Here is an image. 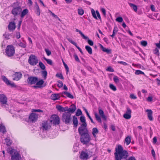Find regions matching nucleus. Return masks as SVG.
<instances>
[{"label":"nucleus","mask_w":160,"mask_h":160,"mask_svg":"<svg viewBox=\"0 0 160 160\" xmlns=\"http://www.w3.org/2000/svg\"><path fill=\"white\" fill-rule=\"evenodd\" d=\"M78 13L79 15H82L84 13V10L82 8H79L78 10Z\"/></svg>","instance_id":"obj_37"},{"label":"nucleus","mask_w":160,"mask_h":160,"mask_svg":"<svg viewBox=\"0 0 160 160\" xmlns=\"http://www.w3.org/2000/svg\"><path fill=\"white\" fill-rule=\"evenodd\" d=\"M146 112H147L148 118L150 121L153 120L152 117V112L151 109H147Z\"/></svg>","instance_id":"obj_16"},{"label":"nucleus","mask_w":160,"mask_h":160,"mask_svg":"<svg viewBox=\"0 0 160 160\" xmlns=\"http://www.w3.org/2000/svg\"><path fill=\"white\" fill-rule=\"evenodd\" d=\"M85 48L89 54H91L92 53V49L91 47L88 46H86Z\"/></svg>","instance_id":"obj_29"},{"label":"nucleus","mask_w":160,"mask_h":160,"mask_svg":"<svg viewBox=\"0 0 160 160\" xmlns=\"http://www.w3.org/2000/svg\"><path fill=\"white\" fill-rule=\"evenodd\" d=\"M100 11L102 12V13L103 14L104 16H106V11L105 9L103 8H102L100 9Z\"/></svg>","instance_id":"obj_48"},{"label":"nucleus","mask_w":160,"mask_h":160,"mask_svg":"<svg viewBox=\"0 0 160 160\" xmlns=\"http://www.w3.org/2000/svg\"><path fill=\"white\" fill-rule=\"evenodd\" d=\"M129 4L130 7L133 9L135 12H136L137 11L138 8L136 5L131 3H129Z\"/></svg>","instance_id":"obj_31"},{"label":"nucleus","mask_w":160,"mask_h":160,"mask_svg":"<svg viewBox=\"0 0 160 160\" xmlns=\"http://www.w3.org/2000/svg\"><path fill=\"white\" fill-rule=\"evenodd\" d=\"M43 58L45 61H46L47 63L48 64H49L50 65H52V61L51 60L47 59L45 57H44Z\"/></svg>","instance_id":"obj_38"},{"label":"nucleus","mask_w":160,"mask_h":160,"mask_svg":"<svg viewBox=\"0 0 160 160\" xmlns=\"http://www.w3.org/2000/svg\"><path fill=\"white\" fill-rule=\"evenodd\" d=\"M74 57L75 60L77 61L78 62H80L78 56L76 54H74Z\"/></svg>","instance_id":"obj_60"},{"label":"nucleus","mask_w":160,"mask_h":160,"mask_svg":"<svg viewBox=\"0 0 160 160\" xmlns=\"http://www.w3.org/2000/svg\"><path fill=\"white\" fill-rule=\"evenodd\" d=\"M131 141V138L129 136L127 137L125 140V142L126 143L127 145H129Z\"/></svg>","instance_id":"obj_32"},{"label":"nucleus","mask_w":160,"mask_h":160,"mask_svg":"<svg viewBox=\"0 0 160 160\" xmlns=\"http://www.w3.org/2000/svg\"><path fill=\"white\" fill-rule=\"evenodd\" d=\"M123 117L127 119H129L131 118V115H128V114H124L123 115Z\"/></svg>","instance_id":"obj_44"},{"label":"nucleus","mask_w":160,"mask_h":160,"mask_svg":"<svg viewBox=\"0 0 160 160\" xmlns=\"http://www.w3.org/2000/svg\"><path fill=\"white\" fill-rule=\"evenodd\" d=\"M67 39L69 42L75 45V46H76V45H77L76 43L74 42L71 38H68Z\"/></svg>","instance_id":"obj_43"},{"label":"nucleus","mask_w":160,"mask_h":160,"mask_svg":"<svg viewBox=\"0 0 160 160\" xmlns=\"http://www.w3.org/2000/svg\"><path fill=\"white\" fill-rule=\"evenodd\" d=\"M7 102V98L3 94H0V102L2 104H5Z\"/></svg>","instance_id":"obj_13"},{"label":"nucleus","mask_w":160,"mask_h":160,"mask_svg":"<svg viewBox=\"0 0 160 160\" xmlns=\"http://www.w3.org/2000/svg\"><path fill=\"white\" fill-rule=\"evenodd\" d=\"M126 112H127V113H128L129 114L131 115V111L130 109L128 107H127V111Z\"/></svg>","instance_id":"obj_64"},{"label":"nucleus","mask_w":160,"mask_h":160,"mask_svg":"<svg viewBox=\"0 0 160 160\" xmlns=\"http://www.w3.org/2000/svg\"><path fill=\"white\" fill-rule=\"evenodd\" d=\"M109 87L113 91H116L117 90L116 87L112 84H110L109 85Z\"/></svg>","instance_id":"obj_42"},{"label":"nucleus","mask_w":160,"mask_h":160,"mask_svg":"<svg viewBox=\"0 0 160 160\" xmlns=\"http://www.w3.org/2000/svg\"><path fill=\"white\" fill-rule=\"evenodd\" d=\"M28 11L27 9L23 10L21 13V18H23L28 12Z\"/></svg>","instance_id":"obj_28"},{"label":"nucleus","mask_w":160,"mask_h":160,"mask_svg":"<svg viewBox=\"0 0 160 160\" xmlns=\"http://www.w3.org/2000/svg\"><path fill=\"white\" fill-rule=\"evenodd\" d=\"M89 158V155L88 153L82 151L80 155V158L83 160H87Z\"/></svg>","instance_id":"obj_14"},{"label":"nucleus","mask_w":160,"mask_h":160,"mask_svg":"<svg viewBox=\"0 0 160 160\" xmlns=\"http://www.w3.org/2000/svg\"><path fill=\"white\" fill-rule=\"evenodd\" d=\"M57 86L59 88L62 87L63 86V83L61 81H59L57 84Z\"/></svg>","instance_id":"obj_52"},{"label":"nucleus","mask_w":160,"mask_h":160,"mask_svg":"<svg viewBox=\"0 0 160 160\" xmlns=\"http://www.w3.org/2000/svg\"><path fill=\"white\" fill-rule=\"evenodd\" d=\"M22 76V74L20 72H16L13 75V80H19Z\"/></svg>","instance_id":"obj_12"},{"label":"nucleus","mask_w":160,"mask_h":160,"mask_svg":"<svg viewBox=\"0 0 160 160\" xmlns=\"http://www.w3.org/2000/svg\"><path fill=\"white\" fill-rule=\"evenodd\" d=\"M2 106L3 108L7 109L8 108V105L7 104V102L5 104H2Z\"/></svg>","instance_id":"obj_59"},{"label":"nucleus","mask_w":160,"mask_h":160,"mask_svg":"<svg viewBox=\"0 0 160 160\" xmlns=\"http://www.w3.org/2000/svg\"><path fill=\"white\" fill-rule=\"evenodd\" d=\"M130 97L131 98L133 99H135L137 98L136 96L133 94H131Z\"/></svg>","instance_id":"obj_56"},{"label":"nucleus","mask_w":160,"mask_h":160,"mask_svg":"<svg viewBox=\"0 0 160 160\" xmlns=\"http://www.w3.org/2000/svg\"><path fill=\"white\" fill-rule=\"evenodd\" d=\"M62 96L63 97H65L63 95V94H64L65 95H66L67 97L70 98L72 99L73 98V96L72 94H71L70 93L68 92H63L62 93Z\"/></svg>","instance_id":"obj_21"},{"label":"nucleus","mask_w":160,"mask_h":160,"mask_svg":"<svg viewBox=\"0 0 160 160\" xmlns=\"http://www.w3.org/2000/svg\"><path fill=\"white\" fill-rule=\"evenodd\" d=\"M35 7L36 9V11H35V12H36V14L38 16H39L40 14V9L38 5L37 2L36 3Z\"/></svg>","instance_id":"obj_25"},{"label":"nucleus","mask_w":160,"mask_h":160,"mask_svg":"<svg viewBox=\"0 0 160 160\" xmlns=\"http://www.w3.org/2000/svg\"><path fill=\"white\" fill-rule=\"evenodd\" d=\"M45 51L47 53V54L48 56H49L51 54V52L49 51L48 49H45Z\"/></svg>","instance_id":"obj_58"},{"label":"nucleus","mask_w":160,"mask_h":160,"mask_svg":"<svg viewBox=\"0 0 160 160\" xmlns=\"http://www.w3.org/2000/svg\"><path fill=\"white\" fill-rule=\"evenodd\" d=\"M42 75L44 79H46L47 72L46 71H43L42 72Z\"/></svg>","instance_id":"obj_35"},{"label":"nucleus","mask_w":160,"mask_h":160,"mask_svg":"<svg viewBox=\"0 0 160 160\" xmlns=\"http://www.w3.org/2000/svg\"><path fill=\"white\" fill-rule=\"evenodd\" d=\"M154 54L156 55H159V52L157 48H156L154 50Z\"/></svg>","instance_id":"obj_55"},{"label":"nucleus","mask_w":160,"mask_h":160,"mask_svg":"<svg viewBox=\"0 0 160 160\" xmlns=\"http://www.w3.org/2000/svg\"><path fill=\"white\" fill-rule=\"evenodd\" d=\"M16 28V24L14 22H10L8 26V28L10 31H13Z\"/></svg>","instance_id":"obj_11"},{"label":"nucleus","mask_w":160,"mask_h":160,"mask_svg":"<svg viewBox=\"0 0 160 160\" xmlns=\"http://www.w3.org/2000/svg\"><path fill=\"white\" fill-rule=\"evenodd\" d=\"M87 123L81 124L78 129V132L81 136L88 133V130L86 128Z\"/></svg>","instance_id":"obj_4"},{"label":"nucleus","mask_w":160,"mask_h":160,"mask_svg":"<svg viewBox=\"0 0 160 160\" xmlns=\"http://www.w3.org/2000/svg\"><path fill=\"white\" fill-rule=\"evenodd\" d=\"M60 96L58 94H53L51 96V98L53 100L58 99Z\"/></svg>","instance_id":"obj_18"},{"label":"nucleus","mask_w":160,"mask_h":160,"mask_svg":"<svg viewBox=\"0 0 160 160\" xmlns=\"http://www.w3.org/2000/svg\"><path fill=\"white\" fill-rule=\"evenodd\" d=\"M72 121L74 126L75 127H77L78 123V121L77 118L75 116L73 117Z\"/></svg>","instance_id":"obj_24"},{"label":"nucleus","mask_w":160,"mask_h":160,"mask_svg":"<svg viewBox=\"0 0 160 160\" xmlns=\"http://www.w3.org/2000/svg\"><path fill=\"white\" fill-rule=\"evenodd\" d=\"M80 120L81 122L82 123V124H84L85 123H86V120L84 116H81L80 118Z\"/></svg>","instance_id":"obj_34"},{"label":"nucleus","mask_w":160,"mask_h":160,"mask_svg":"<svg viewBox=\"0 0 160 160\" xmlns=\"http://www.w3.org/2000/svg\"><path fill=\"white\" fill-rule=\"evenodd\" d=\"M6 84L8 86H10L12 87H16V85L14 83L12 82L11 81H4Z\"/></svg>","instance_id":"obj_23"},{"label":"nucleus","mask_w":160,"mask_h":160,"mask_svg":"<svg viewBox=\"0 0 160 160\" xmlns=\"http://www.w3.org/2000/svg\"><path fill=\"white\" fill-rule=\"evenodd\" d=\"M21 37L20 33L19 32H17L16 33V37L18 38L19 39Z\"/></svg>","instance_id":"obj_63"},{"label":"nucleus","mask_w":160,"mask_h":160,"mask_svg":"<svg viewBox=\"0 0 160 160\" xmlns=\"http://www.w3.org/2000/svg\"><path fill=\"white\" fill-rule=\"evenodd\" d=\"M7 151L8 152L12 155L11 160H20L21 157L16 150L13 149L10 147L8 148Z\"/></svg>","instance_id":"obj_2"},{"label":"nucleus","mask_w":160,"mask_h":160,"mask_svg":"<svg viewBox=\"0 0 160 160\" xmlns=\"http://www.w3.org/2000/svg\"><path fill=\"white\" fill-rule=\"evenodd\" d=\"M18 45L23 48H25L26 47V43L25 42L23 43L22 42H20L18 44Z\"/></svg>","instance_id":"obj_46"},{"label":"nucleus","mask_w":160,"mask_h":160,"mask_svg":"<svg viewBox=\"0 0 160 160\" xmlns=\"http://www.w3.org/2000/svg\"><path fill=\"white\" fill-rule=\"evenodd\" d=\"M91 11L92 14V15L93 17V18H95L96 19H98L96 15L95 12V11L93 9H91Z\"/></svg>","instance_id":"obj_40"},{"label":"nucleus","mask_w":160,"mask_h":160,"mask_svg":"<svg viewBox=\"0 0 160 160\" xmlns=\"http://www.w3.org/2000/svg\"><path fill=\"white\" fill-rule=\"evenodd\" d=\"M76 110V107L74 105H72L70 108H68V112L70 113H73Z\"/></svg>","instance_id":"obj_20"},{"label":"nucleus","mask_w":160,"mask_h":160,"mask_svg":"<svg viewBox=\"0 0 160 160\" xmlns=\"http://www.w3.org/2000/svg\"><path fill=\"white\" fill-rule=\"evenodd\" d=\"M71 114L69 112H65L63 113L62 119L66 124L69 123L71 120Z\"/></svg>","instance_id":"obj_5"},{"label":"nucleus","mask_w":160,"mask_h":160,"mask_svg":"<svg viewBox=\"0 0 160 160\" xmlns=\"http://www.w3.org/2000/svg\"><path fill=\"white\" fill-rule=\"evenodd\" d=\"M80 140L84 144L88 143L91 140V137L88 133L80 136Z\"/></svg>","instance_id":"obj_6"},{"label":"nucleus","mask_w":160,"mask_h":160,"mask_svg":"<svg viewBox=\"0 0 160 160\" xmlns=\"http://www.w3.org/2000/svg\"><path fill=\"white\" fill-rule=\"evenodd\" d=\"M56 77L59 78V79H63V76L61 73H57L56 75Z\"/></svg>","instance_id":"obj_39"},{"label":"nucleus","mask_w":160,"mask_h":160,"mask_svg":"<svg viewBox=\"0 0 160 160\" xmlns=\"http://www.w3.org/2000/svg\"><path fill=\"white\" fill-rule=\"evenodd\" d=\"M88 39V43L91 46H92L93 44V42L91 40H90L88 39Z\"/></svg>","instance_id":"obj_61"},{"label":"nucleus","mask_w":160,"mask_h":160,"mask_svg":"<svg viewBox=\"0 0 160 160\" xmlns=\"http://www.w3.org/2000/svg\"><path fill=\"white\" fill-rule=\"evenodd\" d=\"M100 45V48L102 51L104 52H106L107 53H110L111 52V50H109L108 49H107L105 48H104L102 45L101 44Z\"/></svg>","instance_id":"obj_26"},{"label":"nucleus","mask_w":160,"mask_h":160,"mask_svg":"<svg viewBox=\"0 0 160 160\" xmlns=\"http://www.w3.org/2000/svg\"><path fill=\"white\" fill-rule=\"evenodd\" d=\"M43 82V81H36V86H34L33 87L35 88H40L42 86Z\"/></svg>","instance_id":"obj_19"},{"label":"nucleus","mask_w":160,"mask_h":160,"mask_svg":"<svg viewBox=\"0 0 160 160\" xmlns=\"http://www.w3.org/2000/svg\"><path fill=\"white\" fill-rule=\"evenodd\" d=\"M135 73L137 75L144 74V72L140 70H136Z\"/></svg>","instance_id":"obj_45"},{"label":"nucleus","mask_w":160,"mask_h":160,"mask_svg":"<svg viewBox=\"0 0 160 160\" xmlns=\"http://www.w3.org/2000/svg\"><path fill=\"white\" fill-rule=\"evenodd\" d=\"M32 112H42L43 111L40 109H32Z\"/></svg>","instance_id":"obj_62"},{"label":"nucleus","mask_w":160,"mask_h":160,"mask_svg":"<svg viewBox=\"0 0 160 160\" xmlns=\"http://www.w3.org/2000/svg\"><path fill=\"white\" fill-rule=\"evenodd\" d=\"M57 109L59 111L62 112L63 111V108L60 106H57L56 107Z\"/></svg>","instance_id":"obj_51"},{"label":"nucleus","mask_w":160,"mask_h":160,"mask_svg":"<svg viewBox=\"0 0 160 160\" xmlns=\"http://www.w3.org/2000/svg\"><path fill=\"white\" fill-rule=\"evenodd\" d=\"M21 9L20 7H18L13 8L12 11V13L15 16L16 15L21 12Z\"/></svg>","instance_id":"obj_15"},{"label":"nucleus","mask_w":160,"mask_h":160,"mask_svg":"<svg viewBox=\"0 0 160 160\" xmlns=\"http://www.w3.org/2000/svg\"><path fill=\"white\" fill-rule=\"evenodd\" d=\"M5 142L7 146H10L12 143V141L9 138H7L5 139Z\"/></svg>","instance_id":"obj_30"},{"label":"nucleus","mask_w":160,"mask_h":160,"mask_svg":"<svg viewBox=\"0 0 160 160\" xmlns=\"http://www.w3.org/2000/svg\"><path fill=\"white\" fill-rule=\"evenodd\" d=\"M63 62L65 68L67 70V73L69 71V68L67 65L65 63V62H64V61H63Z\"/></svg>","instance_id":"obj_57"},{"label":"nucleus","mask_w":160,"mask_h":160,"mask_svg":"<svg viewBox=\"0 0 160 160\" xmlns=\"http://www.w3.org/2000/svg\"><path fill=\"white\" fill-rule=\"evenodd\" d=\"M50 122L55 125H58L60 123L59 118L58 116L53 115L51 117Z\"/></svg>","instance_id":"obj_8"},{"label":"nucleus","mask_w":160,"mask_h":160,"mask_svg":"<svg viewBox=\"0 0 160 160\" xmlns=\"http://www.w3.org/2000/svg\"><path fill=\"white\" fill-rule=\"evenodd\" d=\"M0 132H2L3 133H4L6 132L5 127L1 124H0Z\"/></svg>","instance_id":"obj_33"},{"label":"nucleus","mask_w":160,"mask_h":160,"mask_svg":"<svg viewBox=\"0 0 160 160\" xmlns=\"http://www.w3.org/2000/svg\"><path fill=\"white\" fill-rule=\"evenodd\" d=\"M141 44L142 46L145 47L147 45V42L146 41H142L141 42Z\"/></svg>","instance_id":"obj_50"},{"label":"nucleus","mask_w":160,"mask_h":160,"mask_svg":"<svg viewBox=\"0 0 160 160\" xmlns=\"http://www.w3.org/2000/svg\"><path fill=\"white\" fill-rule=\"evenodd\" d=\"M5 52L8 57L13 56L15 53L14 47L12 45H8L5 49Z\"/></svg>","instance_id":"obj_3"},{"label":"nucleus","mask_w":160,"mask_h":160,"mask_svg":"<svg viewBox=\"0 0 160 160\" xmlns=\"http://www.w3.org/2000/svg\"><path fill=\"white\" fill-rule=\"evenodd\" d=\"M76 31L78 32L84 39L87 40V39H88V38L85 36L81 31L78 30V29H76Z\"/></svg>","instance_id":"obj_27"},{"label":"nucleus","mask_w":160,"mask_h":160,"mask_svg":"<svg viewBox=\"0 0 160 160\" xmlns=\"http://www.w3.org/2000/svg\"><path fill=\"white\" fill-rule=\"evenodd\" d=\"M95 115L96 119L99 122H101V119L100 117L97 113L95 114Z\"/></svg>","instance_id":"obj_36"},{"label":"nucleus","mask_w":160,"mask_h":160,"mask_svg":"<svg viewBox=\"0 0 160 160\" xmlns=\"http://www.w3.org/2000/svg\"><path fill=\"white\" fill-rule=\"evenodd\" d=\"M99 113L100 115L102 117V118L104 120H106V117L104 114V112L103 110L99 108L98 109Z\"/></svg>","instance_id":"obj_22"},{"label":"nucleus","mask_w":160,"mask_h":160,"mask_svg":"<svg viewBox=\"0 0 160 160\" xmlns=\"http://www.w3.org/2000/svg\"><path fill=\"white\" fill-rule=\"evenodd\" d=\"M42 126L43 130H47L50 129L51 127L50 123L47 121L43 122L42 123Z\"/></svg>","instance_id":"obj_10"},{"label":"nucleus","mask_w":160,"mask_h":160,"mask_svg":"<svg viewBox=\"0 0 160 160\" xmlns=\"http://www.w3.org/2000/svg\"><path fill=\"white\" fill-rule=\"evenodd\" d=\"M28 81V83L30 85H32L36 83V81Z\"/></svg>","instance_id":"obj_54"},{"label":"nucleus","mask_w":160,"mask_h":160,"mask_svg":"<svg viewBox=\"0 0 160 160\" xmlns=\"http://www.w3.org/2000/svg\"><path fill=\"white\" fill-rule=\"evenodd\" d=\"M38 118V115L35 113L32 112L31 114L29 117V120L32 122H35Z\"/></svg>","instance_id":"obj_9"},{"label":"nucleus","mask_w":160,"mask_h":160,"mask_svg":"<svg viewBox=\"0 0 160 160\" xmlns=\"http://www.w3.org/2000/svg\"><path fill=\"white\" fill-rule=\"evenodd\" d=\"M82 114L81 111L79 109H78L76 112V115L77 116H79Z\"/></svg>","instance_id":"obj_47"},{"label":"nucleus","mask_w":160,"mask_h":160,"mask_svg":"<svg viewBox=\"0 0 160 160\" xmlns=\"http://www.w3.org/2000/svg\"><path fill=\"white\" fill-rule=\"evenodd\" d=\"M116 21L119 22H122L123 21V18L121 17H118L116 19Z\"/></svg>","instance_id":"obj_49"},{"label":"nucleus","mask_w":160,"mask_h":160,"mask_svg":"<svg viewBox=\"0 0 160 160\" xmlns=\"http://www.w3.org/2000/svg\"><path fill=\"white\" fill-rule=\"evenodd\" d=\"M115 160H127L129 156L128 153L125 150H123L121 145H118V148L115 149L114 153Z\"/></svg>","instance_id":"obj_1"},{"label":"nucleus","mask_w":160,"mask_h":160,"mask_svg":"<svg viewBox=\"0 0 160 160\" xmlns=\"http://www.w3.org/2000/svg\"><path fill=\"white\" fill-rule=\"evenodd\" d=\"M28 62L31 65H36L38 62V60L36 56L31 55L29 58Z\"/></svg>","instance_id":"obj_7"},{"label":"nucleus","mask_w":160,"mask_h":160,"mask_svg":"<svg viewBox=\"0 0 160 160\" xmlns=\"http://www.w3.org/2000/svg\"><path fill=\"white\" fill-rule=\"evenodd\" d=\"M99 131L96 128H94L92 129V134L95 139L97 138V135Z\"/></svg>","instance_id":"obj_17"},{"label":"nucleus","mask_w":160,"mask_h":160,"mask_svg":"<svg viewBox=\"0 0 160 160\" xmlns=\"http://www.w3.org/2000/svg\"><path fill=\"white\" fill-rule=\"evenodd\" d=\"M28 80H38V78L36 77H28Z\"/></svg>","instance_id":"obj_53"},{"label":"nucleus","mask_w":160,"mask_h":160,"mask_svg":"<svg viewBox=\"0 0 160 160\" xmlns=\"http://www.w3.org/2000/svg\"><path fill=\"white\" fill-rule=\"evenodd\" d=\"M39 65L40 67L42 70H44L45 68V66L44 65L43 63L40 62H39Z\"/></svg>","instance_id":"obj_41"}]
</instances>
